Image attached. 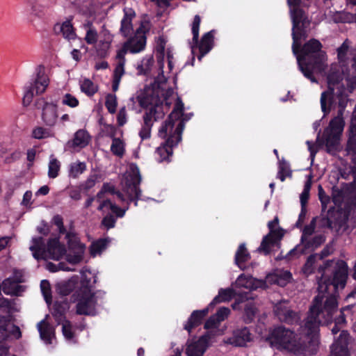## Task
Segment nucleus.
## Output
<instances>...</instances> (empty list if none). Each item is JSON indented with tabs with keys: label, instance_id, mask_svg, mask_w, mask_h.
<instances>
[{
	"label": "nucleus",
	"instance_id": "obj_61",
	"mask_svg": "<svg viewBox=\"0 0 356 356\" xmlns=\"http://www.w3.org/2000/svg\"><path fill=\"white\" fill-rule=\"evenodd\" d=\"M62 103L63 104L67 105L71 108H75L79 105V102L78 99L72 95L67 93L64 95Z\"/></svg>",
	"mask_w": 356,
	"mask_h": 356
},
{
	"label": "nucleus",
	"instance_id": "obj_37",
	"mask_svg": "<svg viewBox=\"0 0 356 356\" xmlns=\"http://www.w3.org/2000/svg\"><path fill=\"white\" fill-rule=\"evenodd\" d=\"M207 346L200 342L198 339L197 341L193 342L188 345L186 349V354L187 356H203L206 352Z\"/></svg>",
	"mask_w": 356,
	"mask_h": 356
},
{
	"label": "nucleus",
	"instance_id": "obj_10",
	"mask_svg": "<svg viewBox=\"0 0 356 356\" xmlns=\"http://www.w3.org/2000/svg\"><path fill=\"white\" fill-rule=\"evenodd\" d=\"M278 224L279 218L277 216H275L273 220L268 222L269 232L263 237L261 243L257 248V252L264 255H268L270 254L273 248H280V241L284 236V230L281 227L275 229Z\"/></svg>",
	"mask_w": 356,
	"mask_h": 356
},
{
	"label": "nucleus",
	"instance_id": "obj_50",
	"mask_svg": "<svg viewBox=\"0 0 356 356\" xmlns=\"http://www.w3.org/2000/svg\"><path fill=\"white\" fill-rule=\"evenodd\" d=\"M62 333L67 341H74L75 332L70 321H65L62 326Z\"/></svg>",
	"mask_w": 356,
	"mask_h": 356
},
{
	"label": "nucleus",
	"instance_id": "obj_28",
	"mask_svg": "<svg viewBox=\"0 0 356 356\" xmlns=\"http://www.w3.org/2000/svg\"><path fill=\"white\" fill-rule=\"evenodd\" d=\"M144 109L145 111L143 118V122H145V124H154V122L162 119L165 115V113L163 111V106L149 107Z\"/></svg>",
	"mask_w": 356,
	"mask_h": 356
},
{
	"label": "nucleus",
	"instance_id": "obj_8",
	"mask_svg": "<svg viewBox=\"0 0 356 356\" xmlns=\"http://www.w3.org/2000/svg\"><path fill=\"white\" fill-rule=\"evenodd\" d=\"M292 27V51L296 54L298 42L301 39H305L307 36V29L310 25V21L306 16L305 12L302 8H294L291 10Z\"/></svg>",
	"mask_w": 356,
	"mask_h": 356
},
{
	"label": "nucleus",
	"instance_id": "obj_36",
	"mask_svg": "<svg viewBox=\"0 0 356 356\" xmlns=\"http://www.w3.org/2000/svg\"><path fill=\"white\" fill-rule=\"evenodd\" d=\"M154 64L152 56L144 57L140 63L137 64L136 70L138 75L148 76L150 74Z\"/></svg>",
	"mask_w": 356,
	"mask_h": 356
},
{
	"label": "nucleus",
	"instance_id": "obj_26",
	"mask_svg": "<svg viewBox=\"0 0 356 356\" xmlns=\"http://www.w3.org/2000/svg\"><path fill=\"white\" fill-rule=\"evenodd\" d=\"M38 330L40 339L47 345L52 343V339L55 337V329L46 319L38 323Z\"/></svg>",
	"mask_w": 356,
	"mask_h": 356
},
{
	"label": "nucleus",
	"instance_id": "obj_43",
	"mask_svg": "<svg viewBox=\"0 0 356 356\" xmlns=\"http://www.w3.org/2000/svg\"><path fill=\"white\" fill-rule=\"evenodd\" d=\"M81 91L89 97L93 96L98 90L97 86L89 79H84L81 83Z\"/></svg>",
	"mask_w": 356,
	"mask_h": 356
},
{
	"label": "nucleus",
	"instance_id": "obj_7",
	"mask_svg": "<svg viewBox=\"0 0 356 356\" xmlns=\"http://www.w3.org/2000/svg\"><path fill=\"white\" fill-rule=\"evenodd\" d=\"M344 126L345 121L343 115H341V112H337V115L330 120L323 135L325 139L326 151L328 153H332L337 150Z\"/></svg>",
	"mask_w": 356,
	"mask_h": 356
},
{
	"label": "nucleus",
	"instance_id": "obj_34",
	"mask_svg": "<svg viewBox=\"0 0 356 356\" xmlns=\"http://www.w3.org/2000/svg\"><path fill=\"white\" fill-rule=\"evenodd\" d=\"M321 106L323 113V117H325L334 107V96L332 91H324L321 93Z\"/></svg>",
	"mask_w": 356,
	"mask_h": 356
},
{
	"label": "nucleus",
	"instance_id": "obj_2",
	"mask_svg": "<svg viewBox=\"0 0 356 356\" xmlns=\"http://www.w3.org/2000/svg\"><path fill=\"white\" fill-rule=\"evenodd\" d=\"M337 307L338 301L334 296H327L325 300L323 296H315L304 325L306 334L314 337L318 333L320 325L332 323Z\"/></svg>",
	"mask_w": 356,
	"mask_h": 356
},
{
	"label": "nucleus",
	"instance_id": "obj_59",
	"mask_svg": "<svg viewBox=\"0 0 356 356\" xmlns=\"http://www.w3.org/2000/svg\"><path fill=\"white\" fill-rule=\"evenodd\" d=\"M98 176L97 174L90 175L87 179L80 185V187L83 190L88 191L95 186L97 180Z\"/></svg>",
	"mask_w": 356,
	"mask_h": 356
},
{
	"label": "nucleus",
	"instance_id": "obj_21",
	"mask_svg": "<svg viewBox=\"0 0 356 356\" xmlns=\"http://www.w3.org/2000/svg\"><path fill=\"white\" fill-rule=\"evenodd\" d=\"M124 16L120 22V31L124 38H128L133 33L132 20L136 17V13L131 8H124Z\"/></svg>",
	"mask_w": 356,
	"mask_h": 356
},
{
	"label": "nucleus",
	"instance_id": "obj_1",
	"mask_svg": "<svg viewBox=\"0 0 356 356\" xmlns=\"http://www.w3.org/2000/svg\"><path fill=\"white\" fill-rule=\"evenodd\" d=\"M322 47L319 40L312 38L302 46L299 42L298 51L293 54L300 71L312 83H317L315 74L323 73L327 67V54Z\"/></svg>",
	"mask_w": 356,
	"mask_h": 356
},
{
	"label": "nucleus",
	"instance_id": "obj_14",
	"mask_svg": "<svg viewBox=\"0 0 356 356\" xmlns=\"http://www.w3.org/2000/svg\"><path fill=\"white\" fill-rule=\"evenodd\" d=\"M275 315L278 319L288 325L297 324L300 321L298 314L292 310L288 301H280L277 302L273 308Z\"/></svg>",
	"mask_w": 356,
	"mask_h": 356
},
{
	"label": "nucleus",
	"instance_id": "obj_17",
	"mask_svg": "<svg viewBox=\"0 0 356 356\" xmlns=\"http://www.w3.org/2000/svg\"><path fill=\"white\" fill-rule=\"evenodd\" d=\"M346 155L350 156L353 163L356 165V107L353 111L349 127V136L346 145Z\"/></svg>",
	"mask_w": 356,
	"mask_h": 356
},
{
	"label": "nucleus",
	"instance_id": "obj_32",
	"mask_svg": "<svg viewBox=\"0 0 356 356\" xmlns=\"http://www.w3.org/2000/svg\"><path fill=\"white\" fill-rule=\"evenodd\" d=\"M78 278L72 277L67 281L58 283L56 286V290L60 295L67 296L78 287Z\"/></svg>",
	"mask_w": 356,
	"mask_h": 356
},
{
	"label": "nucleus",
	"instance_id": "obj_5",
	"mask_svg": "<svg viewBox=\"0 0 356 356\" xmlns=\"http://www.w3.org/2000/svg\"><path fill=\"white\" fill-rule=\"evenodd\" d=\"M71 301H77L76 313L79 315L92 316L97 314V300L95 293L92 292V286L89 278H83L80 286L71 297Z\"/></svg>",
	"mask_w": 356,
	"mask_h": 356
},
{
	"label": "nucleus",
	"instance_id": "obj_16",
	"mask_svg": "<svg viewBox=\"0 0 356 356\" xmlns=\"http://www.w3.org/2000/svg\"><path fill=\"white\" fill-rule=\"evenodd\" d=\"M126 42H130L127 46L129 51L131 54H137L143 51L146 46L147 37L145 27L141 24L136 31L133 37L129 38Z\"/></svg>",
	"mask_w": 356,
	"mask_h": 356
},
{
	"label": "nucleus",
	"instance_id": "obj_11",
	"mask_svg": "<svg viewBox=\"0 0 356 356\" xmlns=\"http://www.w3.org/2000/svg\"><path fill=\"white\" fill-rule=\"evenodd\" d=\"M141 182L140 170L136 164L130 165V172L124 178V191L128 196L129 201L138 206V201L141 196V190L139 187Z\"/></svg>",
	"mask_w": 356,
	"mask_h": 356
},
{
	"label": "nucleus",
	"instance_id": "obj_62",
	"mask_svg": "<svg viewBox=\"0 0 356 356\" xmlns=\"http://www.w3.org/2000/svg\"><path fill=\"white\" fill-rule=\"evenodd\" d=\"M152 126L153 124H145V122H143V124L142 125V127L139 131V136L142 140L150 138Z\"/></svg>",
	"mask_w": 356,
	"mask_h": 356
},
{
	"label": "nucleus",
	"instance_id": "obj_31",
	"mask_svg": "<svg viewBox=\"0 0 356 356\" xmlns=\"http://www.w3.org/2000/svg\"><path fill=\"white\" fill-rule=\"evenodd\" d=\"M236 295V290L232 288L220 289L218 294L209 303V307L213 308L217 304L231 300Z\"/></svg>",
	"mask_w": 356,
	"mask_h": 356
},
{
	"label": "nucleus",
	"instance_id": "obj_24",
	"mask_svg": "<svg viewBox=\"0 0 356 356\" xmlns=\"http://www.w3.org/2000/svg\"><path fill=\"white\" fill-rule=\"evenodd\" d=\"M57 105L53 103L44 102L42 108V119L49 127H53L57 120Z\"/></svg>",
	"mask_w": 356,
	"mask_h": 356
},
{
	"label": "nucleus",
	"instance_id": "obj_13",
	"mask_svg": "<svg viewBox=\"0 0 356 356\" xmlns=\"http://www.w3.org/2000/svg\"><path fill=\"white\" fill-rule=\"evenodd\" d=\"M136 99L143 108L163 106V100L159 95V90L154 88L145 86L136 97Z\"/></svg>",
	"mask_w": 356,
	"mask_h": 356
},
{
	"label": "nucleus",
	"instance_id": "obj_44",
	"mask_svg": "<svg viewBox=\"0 0 356 356\" xmlns=\"http://www.w3.org/2000/svg\"><path fill=\"white\" fill-rule=\"evenodd\" d=\"M86 170V165L84 162L72 163L70 165L69 171L70 177L76 179Z\"/></svg>",
	"mask_w": 356,
	"mask_h": 356
},
{
	"label": "nucleus",
	"instance_id": "obj_47",
	"mask_svg": "<svg viewBox=\"0 0 356 356\" xmlns=\"http://www.w3.org/2000/svg\"><path fill=\"white\" fill-rule=\"evenodd\" d=\"M291 176V170L289 163L284 159L279 161L278 178L281 181H284L286 177Z\"/></svg>",
	"mask_w": 356,
	"mask_h": 356
},
{
	"label": "nucleus",
	"instance_id": "obj_42",
	"mask_svg": "<svg viewBox=\"0 0 356 356\" xmlns=\"http://www.w3.org/2000/svg\"><path fill=\"white\" fill-rule=\"evenodd\" d=\"M108 243L109 240L108 238H100L93 242L90 247V254L92 256L100 254L106 248Z\"/></svg>",
	"mask_w": 356,
	"mask_h": 356
},
{
	"label": "nucleus",
	"instance_id": "obj_30",
	"mask_svg": "<svg viewBox=\"0 0 356 356\" xmlns=\"http://www.w3.org/2000/svg\"><path fill=\"white\" fill-rule=\"evenodd\" d=\"M0 286L1 290L2 289L6 295L17 296L24 291V286L15 283V281L13 280L11 277L5 279Z\"/></svg>",
	"mask_w": 356,
	"mask_h": 356
},
{
	"label": "nucleus",
	"instance_id": "obj_60",
	"mask_svg": "<svg viewBox=\"0 0 356 356\" xmlns=\"http://www.w3.org/2000/svg\"><path fill=\"white\" fill-rule=\"evenodd\" d=\"M252 277H247L244 274L240 275L236 280L235 284L237 287L249 289L252 284Z\"/></svg>",
	"mask_w": 356,
	"mask_h": 356
},
{
	"label": "nucleus",
	"instance_id": "obj_20",
	"mask_svg": "<svg viewBox=\"0 0 356 356\" xmlns=\"http://www.w3.org/2000/svg\"><path fill=\"white\" fill-rule=\"evenodd\" d=\"M45 248L49 258L56 261L60 260L66 253V249L60 243L59 237L49 238Z\"/></svg>",
	"mask_w": 356,
	"mask_h": 356
},
{
	"label": "nucleus",
	"instance_id": "obj_45",
	"mask_svg": "<svg viewBox=\"0 0 356 356\" xmlns=\"http://www.w3.org/2000/svg\"><path fill=\"white\" fill-rule=\"evenodd\" d=\"M40 289L46 303L50 306L52 304V296L49 282L47 280H42Z\"/></svg>",
	"mask_w": 356,
	"mask_h": 356
},
{
	"label": "nucleus",
	"instance_id": "obj_46",
	"mask_svg": "<svg viewBox=\"0 0 356 356\" xmlns=\"http://www.w3.org/2000/svg\"><path fill=\"white\" fill-rule=\"evenodd\" d=\"M351 172L355 174L354 181L347 184L346 190L349 195L350 204L356 207V174L353 168H351Z\"/></svg>",
	"mask_w": 356,
	"mask_h": 356
},
{
	"label": "nucleus",
	"instance_id": "obj_64",
	"mask_svg": "<svg viewBox=\"0 0 356 356\" xmlns=\"http://www.w3.org/2000/svg\"><path fill=\"white\" fill-rule=\"evenodd\" d=\"M110 48V42L105 41V40H101L99 42L98 48H97V54L101 58H104L108 54V50Z\"/></svg>",
	"mask_w": 356,
	"mask_h": 356
},
{
	"label": "nucleus",
	"instance_id": "obj_38",
	"mask_svg": "<svg viewBox=\"0 0 356 356\" xmlns=\"http://www.w3.org/2000/svg\"><path fill=\"white\" fill-rule=\"evenodd\" d=\"M42 0H26L28 6L30 7V14L31 15L42 17L45 14V6L40 3Z\"/></svg>",
	"mask_w": 356,
	"mask_h": 356
},
{
	"label": "nucleus",
	"instance_id": "obj_40",
	"mask_svg": "<svg viewBox=\"0 0 356 356\" xmlns=\"http://www.w3.org/2000/svg\"><path fill=\"white\" fill-rule=\"evenodd\" d=\"M251 295L250 291L241 292L236 291V295L234 297L235 302L232 305L233 309H241L242 307V306H241V304L244 303L245 305L248 302H252V300H250L253 299Z\"/></svg>",
	"mask_w": 356,
	"mask_h": 356
},
{
	"label": "nucleus",
	"instance_id": "obj_22",
	"mask_svg": "<svg viewBox=\"0 0 356 356\" xmlns=\"http://www.w3.org/2000/svg\"><path fill=\"white\" fill-rule=\"evenodd\" d=\"M183 115L184 114L181 113H179V112L172 111L168 115V119L161 126L159 130V136L161 138H165L168 136V134H173L175 131L174 126L175 121L179 120Z\"/></svg>",
	"mask_w": 356,
	"mask_h": 356
},
{
	"label": "nucleus",
	"instance_id": "obj_12",
	"mask_svg": "<svg viewBox=\"0 0 356 356\" xmlns=\"http://www.w3.org/2000/svg\"><path fill=\"white\" fill-rule=\"evenodd\" d=\"M36 71V77L33 82L30 83V85L26 88L23 97L22 102L25 106H29L32 102L34 90H35L36 95H40L46 90L49 85V79L45 74L44 66L39 65Z\"/></svg>",
	"mask_w": 356,
	"mask_h": 356
},
{
	"label": "nucleus",
	"instance_id": "obj_4",
	"mask_svg": "<svg viewBox=\"0 0 356 356\" xmlns=\"http://www.w3.org/2000/svg\"><path fill=\"white\" fill-rule=\"evenodd\" d=\"M337 52L338 63L331 65L327 76L329 86H335L343 79L356 77V49H350L348 39L337 49Z\"/></svg>",
	"mask_w": 356,
	"mask_h": 356
},
{
	"label": "nucleus",
	"instance_id": "obj_9",
	"mask_svg": "<svg viewBox=\"0 0 356 356\" xmlns=\"http://www.w3.org/2000/svg\"><path fill=\"white\" fill-rule=\"evenodd\" d=\"M184 128V120H181L175 129L173 134H168L164 138L165 140L156 148V154L157 156L156 161L159 163L170 161V157L173 154V148L177 147L181 140V135Z\"/></svg>",
	"mask_w": 356,
	"mask_h": 356
},
{
	"label": "nucleus",
	"instance_id": "obj_25",
	"mask_svg": "<svg viewBox=\"0 0 356 356\" xmlns=\"http://www.w3.org/2000/svg\"><path fill=\"white\" fill-rule=\"evenodd\" d=\"M209 308L210 307H208L202 310L193 311L186 323L184 325V329L187 330L188 333H191L193 328L201 325L203 319L208 314Z\"/></svg>",
	"mask_w": 356,
	"mask_h": 356
},
{
	"label": "nucleus",
	"instance_id": "obj_51",
	"mask_svg": "<svg viewBox=\"0 0 356 356\" xmlns=\"http://www.w3.org/2000/svg\"><path fill=\"white\" fill-rule=\"evenodd\" d=\"M51 136V131L42 127H36L32 131V137L35 139H44Z\"/></svg>",
	"mask_w": 356,
	"mask_h": 356
},
{
	"label": "nucleus",
	"instance_id": "obj_53",
	"mask_svg": "<svg viewBox=\"0 0 356 356\" xmlns=\"http://www.w3.org/2000/svg\"><path fill=\"white\" fill-rule=\"evenodd\" d=\"M201 23V18L200 15H196L193 18L192 23L191 31L193 34V43L197 44L199 38V31Z\"/></svg>",
	"mask_w": 356,
	"mask_h": 356
},
{
	"label": "nucleus",
	"instance_id": "obj_63",
	"mask_svg": "<svg viewBox=\"0 0 356 356\" xmlns=\"http://www.w3.org/2000/svg\"><path fill=\"white\" fill-rule=\"evenodd\" d=\"M85 40L88 44H95L97 41V32L95 29L90 28L85 37Z\"/></svg>",
	"mask_w": 356,
	"mask_h": 356
},
{
	"label": "nucleus",
	"instance_id": "obj_33",
	"mask_svg": "<svg viewBox=\"0 0 356 356\" xmlns=\"http://www.w3.org/2000/svg\"><path fill=\"white\" fill-rule=\"evenodd\" d=\"M54 31L56 33H61L63 36L68 40L74 39L76 33L70 21L67 20L62 24H57L54 26Z\"/></svg>",
	"mask_w": 356,
	"mask_h": 356
},
{
	"label": "nucleus",
	"instance_id": "obj_18",
	"mask_svg": "<svg viewBox=\"0 0 356 356\" xmlns=\"http://www.w3.org/2000/svg\"><path fill=\"white\" fill-rule=\"evenodd\" d=\"M214 44V30H211L206 33H204L201 40L199 41L197 44H194L191 45V51L193 54H194L195 49H198L199 55L197 56V59L201 60L202 58L208 54L213 47Z\"/></svg>",
	"mask_w": 356,
	"mask_h": 356
},
{
	"label": "nucleus",
	"instance_id": "obj_54",
	"mask_svg": "<svg viewBox=\"0 0 356 356\" xmlns=\"http://www.w3.org/2000/svg\"><path fill=\"white\" fill-rule=\"evenodd\" d=\"M111 151L114 155L122 156L124 154V149L120 139L114 138L111 146Z\"/></svg>",
	"mask_w": 356,
	"mask_h": 356
},
{
	"label": "nucleus",
	"instance_id": "obj_27",
	"mask_svg": "<svg viewBox=\"0 0 356 356\" xmlns=\"http://www.w3.org/2000/svg\"><path fill=\"white\" fill-rule=\"evenodd\" d=\"M70 305L67 300H56L52 305L51 312L55 321L59 324L65 320V314L69 309Z\"/></svg>",
	"mask_w": 356,
	"mask_h": 356
},
{
	"label": "nucleus",
	"instance_id": "obj_58",
	"mask_svg": "<svg viewBox=\"0 0 356 356\" xmlns=\"http://www.w3.org/2000/svg\"><path fill=\"white\" fill-rule=\"evenodd\" d=\"M52 222L54 225L58 227V232L60 234H67L69 232H67L64 225H63V218L59 215H55L52 218Z\"/></svg>",
	"mask_w": 356,
	"mask_h": 356
},
{
	"label": "nucleus",
	"instance_id": "obj_57",
	"mask_svg": "<svg viewBox=\"0 0 356 356\" xmlns=\"http://www.w3.org/2000/svg\"><path fill=\"white\" fill-rule=\"evenodd\" d=\"M165 42L163 39H160L159 42L158 43L156 49V58L157 61L159 63H161V65H163V59L165 55ZM163 67V66H161Z\"/></svg>",
	"mask_w": 356,
	"mask_h": 356
},
{
	"label": "nucleus",
	"instance_id": "obj_35",
	"mask_svg": "<svg viewBox=\"0 0 356 356\" xmlns=\"http://www.w3.org/2000/svg\"><path fill=\"white\" fill-rule=\"evenodd\" d=\"M70 251L85 250L86 245L81 243L77 234L73 232H69L65 236Z\"/></svg>",
	"mask_w": 356,
	"mask_h": 356
},
{
	"label": "nucleus",
	"instance_id": "obj_49",
	"mask_svg": "<svg viewBox=\"0 0 356 356\" xmlns=\"http://www.w3.org/2000/svg\"><path fill=\"white\" fill-rule=\"evenodd\" d=\"M316 256L317 254H312L307 257V261L302 267V272L305 275H309L314 272V264Z\"/></svg>",
	"mask_w": 356,
	"mask_h": 356
},
{
	"label": "nucleus",
	"instance_id": "obj_3",
	"mask_svg": "<svg viewBox=\"0 0 356 356\" xmlns=\"http://www.w3.org/2000/svg\"><path fill=\"white\" fill-rule=\"evenodd\" d=\"M334 260H326L318 268L321 274L318 280V295L323 296L324 300L327 296H334L338 289H343L348 277V266L343 260H338L332 270V275H327L326 271L332 266Z\"/></svg>",
	"mask_w": 356,
	"mask_h": 356
},
{
	"label": "nucleus",
	"instance_id": "obj_55",
	"mask_svg": "<svg viewBox=\"0 0 356 356\" xmlns=\"http://www.w3.org/2000/svg\"><path fill=\"white\" fill-rule=\"evenodd\" d=\"M105 106L110 113H115L118 106L116 96L108 94L106 97Z\"/></svg>",
	"mask_w": 356,
	"mask_h": 356
},
{
	"label": "nucleus",
	"instance_id": "obj_19",
	"mask_svg": "<svg viewBox=\"0 0 356 356\" xmlns=\"http://www.w3.org/2000/svg\"><path fill=\"white\" fill-rule=\"evenodd\" d=\"M349 334L347 331L342 330L338 338L331 346L330 356H349L348 345Z\"/></svg>",
	"mask_w": 356,
	"mask_h": 356
},
{
	"label": "nucleus",
	"instance_id": "obj_52",
	"mask_svg": "<svg viewBox=\"0 0 356 356\" xmlns=\"http://www.w3.org/2000/svg\"><path fill=\"white\" fill-rule=\"evenodd\" d=\"M60 163L56 159H52L49 163L48 176L51 179H54L58 176Z\"/></svg>",
	"mask_w": 356,
	"mask_h": 356
},
{
	"label": "nucleus",
	"instance_id": "obj_6",
	"mask_svg": "<svg viewBox=\"0 0 356 356\" xmlns=\"http://www.w3.org/2000/svg\"><path fill=\"white\" fill-rule=\"evenodd\" d=\"M266 340L278 350H286L295 355L303 351L302 346L296 339L295 333L282 326L274 328Z\"/></svg>",
	"mask_w": 356,
	"mask_h": 356
},
{
	"label": "nucleus",
	"instance_id": "obj_15",
	"mask_svg": "<svg viewBox=\"0 0 356 356\" xmlns=\"http://www.w3.org/2000/svg\"><path fill=\"white\" fill-rule=\"evenodd\" d=\"M325 241V236L324 234H318L314 236L312 239H307L305 243H300L293 249H291L286 254V257H300V255L305 254L307 250H314L320 247Z\"/></svg>",
	"mask_w": 356,
	"mask_h": 356
},
{
	"label": "nucleus",
	"instance_id": "obj_23",
	"mask_svg": "<svg viewBox=\"0 0 356 356\" xmlns=\"http://www.w3.org/2000/svg\"><path fill=\"white\" fill-rule=\"evenodd\" d=\"M252 340V334L247 327L237 329L234 331L233 337L229 339V343L234 346H245L247 342Z\"/></svg>",
	"mask_w": 356,
	"mask_h": 356
},
{
	"label": "nucleus",
	"instance_id": "obj_56",
	"mask_svg": "<svg viewBox=\"0 0 356 356\" xmlns=\"http://www.w3.org/2000/svg\"><path fill=\"white\" fill-rule=\"evenodd\" d=\"M318 199L321 203L322 211H325L327 209V204L330 202V197L329 195H327L326 194L325 191H324V189L321 185L318 186Z\"/></svg>",
	"mask_w": 356,
	"mask_h": 356
},
{
	"label": "nucleus",
	"instance_id": "obj_41",
	"mask_svg": "<svg viewBox=\"0 0 356 356\" xmlns=\"http://www.w3.org/2000/svg\"><path fill=\"white\" fill-rule=\"evenodd\" d=\"M244 314H243V321L245 323H250L253 321L256 313L257 308L253 302H248L244 306Z\"/></svg>",
	"mask_w": 356,
	"mask_h": 356
},
{
	"label": "nucleus",
	"instance_id": "obj_48",
	"mask_svg": "<svg viewBox=\"0 0 356 356\" xmlns=\"http://www.w3.org/2000/svg\"><path fill=\"white\" fill-rule=\"evenodd\" d=\"M85 250L70 251L66 255V260L71 264L76 265L83 259Z\"/></svg>",
	"mask_w": 356,
	"mask_h": 356
},
{
	"label": "nucleus",
	"instance_id": "obj_29",
	"mask_svg": "<svg viewBox=\"0 0 356 356\" xmlns=\"http://www.w3.org/2000/svg\"><path fill=\"white\" fill-rule=\"evenodd\" d=\"M250 259L251 256L245 247V244H240L235 253L234 262L236 265L241 270H244L246 268L245 263Z\"/></svg>",
	"mask_w": 356,
	"mask_h": 356
},
{
	"label": "nucleus",
	"instance_id": "obj_39",
	"mask_svg": "<svg viewBox=\"0 0 356 356\" xmlns=\"http://www.w3.org/2000/svg\"><path fill=\"white\" fill-rule=\"evenodd\" d=\"M89 136L88 132L83 129H79L75 134L72 140V146L81 148L85 147L88 144Z\"/></svg>",
	"mask_w": 356,
	"mask_h": 356
}]
</instances>
